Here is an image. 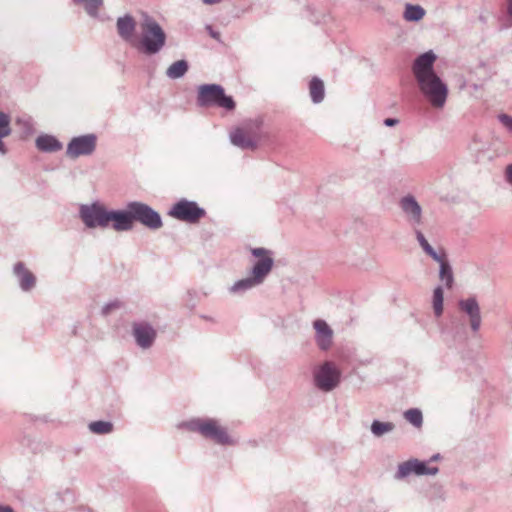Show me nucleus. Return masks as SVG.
I'll return each instance as SVG.
<instances>
[{
	"label": "nucleus",
	"mask_w": 512,
	"mask_h": 512,
	"mask_svg": "<svg viewBox=\"0 0 512 512\" xmlns=\"http://www.w3.org/2000/svg\"><path fill=\"white\" fill-rule=\"evenodd\" d=\"M261 284L258 279H255V277L250 274V276L236 281L230 287L229 291L233 294H241Z\"/></svg>",
	"instance_id": "23"
},
{
	"label": "nucleus",
	"mask_w": 512,
	"mask_h": 512,
	"mask_svg": "<svg viewBox=\"0 0 512 512\" xmlns=\"http://www.w3.org/2000/svg\"><path fill=\"white\" fill-rule=\"evenodd\" d=\"M427 461H421L416 458H411L398 465L397 471L394 474L395 480H403L411 474L422 475H436L439 472L437 466H428Z\"/></svg>",
	"instance_id": "11"
},
{
	"label": "nucleus",
	"mask_w": 512,
	"mask_h": 512,
	"mask_svg": "<svg viewBox=\"0 0 512 512\" xmlns=\"http://www.w3.org/2000/svg\"><path fill=\"white\" fill-rule=\"evenodd\" d=\"M149 227H150V228H152V229H157V228H159L160 226L153 225V226H149Z\"/></svg>",
	"instance_id": "44"
},
{
	"label": "nucleus",
	"mask_w": 512,
	"mask_h": 512,
	"mask_svg": "<svg viewBox=\"0 0 512 512\" xmlns=\"http://www.w3.org/2000/svg\"><path fill=\"white\" fill-rule=\"evenodd\" d=\"M197 105L199 107L217 106L228 111L235 109V101L225 94L224 88L219 84H203L198 87Z\"/></svg>",
	"instance_id": "7"
},
{
	"label": "nucleus",
	"mask_w": 512,
	"mask_h": 512,
	"mask_svg": "<svg viewBox=\"0 0 512 512\" xmlns=\"http://www.w3.org/2000/svg\"><path fill=\"white\" fill-rule=\"evenodd\" d=\"M309 91L313 103H320L325 96L324 83L318 77H313L309 84Z\"/></svg>",
	"instance_id": "25"
},
{
	"label": "nucleus",
	"mask_w": 512,
	"mask_h": 512,
	"mask_svg": "<svg viewBox=\"0 0 512 512\" xmlns=\"http://www.w3.org/2000/svg\"><path fill=\"white\" fill-rule=\"evenodd\" d=\"M341 370L332 361H324L313 371V382L322 392H331L341 382Z\"/></svg>",
	"instance_id": "8"
},
{
	"label": "nucleus",
	"mask_w": 512,
	"mask_h": 512,
	"mask_svg": "<svg viewBox=\"0 0 512 512\" xmlns=\"http://www.w3.org/2000/svg\"><path fill=\"white\" fill-rule=\"evenodd\" d=\"M132 336L138 347L143 350H147L154 345L157 338V331L147 321L133 322Z\"/></svg>",
	"instance_id": "13"
},
{
	"label": "nucleus",
	"mask_w": 512,
	"mask_h": 512,
	"mask_svg": "<svg viewBox=\"0 0 512 512\" xmlns=\"http://www.w3.org/2000/svg\"><path fill=\"white\" fill-rule=\"evenodd\" d=\"M0 512H15L9 505H0Z\"/></svg>",
	"instance_id": "40"
},
{
	"label": "nucleus",
	"mask_w": 512,
	"mask_h": 512,
	"mask_svg": "<svg viewBox=\"0 0 512 512\" xmlns=\"http://www.w3.org/2000/svg\"><path fill=\"white\" fill-rule=\"evenodd\" d=\"M439 263V279L444 283L447 289H452L454 285V274L452 266L447 258L445 251L441 250Z\"/></svg>",
	"instance_id": "20"
},
{
	"label": "nucleus",
	"mask_w": 512,
	"mask_h": 512,
	"mask_svg": "<svg viewBox=\"0 0 512 512\" xmlns=\"http://www.w3.org/2000/svg\"><path fill=\"white\" fill-rule=\"evenodd\" d=\"M168 215L178 221L194 224L206 215V211L195 201H189L183 198L170 208Z\"/></svg>",
	"instance_id": "9"
},
{
	"label": "nucleus",
	"mask_w": 512,
	"mask_h": 512,
	"mask_svg": "<svg viewBox=\"0 0 512 512\" xmlns=\"http://www.w3.org/2000/svg\"><path fill=\"white\" fill-rule=\"evenodd\" d=\"M117 32L119 36L126 42H129L132 46L135 43L133 34L136 28V22L130 15H125L117 19Z\"/></svg>",
	"instance_id": "19"
},
{
	"label": "nucleus",
	"mask_w": 512,
	"mask_h": 512,
	"mask_svg": "<svg viewBox=\"0 0 512 512\" xmlns=\"http://www.w3.org/2000/svg\"><path fill=\"white\" fill-rule=\"evenodd\" d=\"M505 26H512V0H507V14L505 17Z\"/></svg>",
	"instance_id": "36"
},
{
	"label": "nucleus",
	"mask_w": 512,
	"mask_h": 512,
	"mask_svg": "<svg viewBox=\"0 0 512 512\" xmlns=\"http://www.w3.org/2000/svg\"><path fill=\"white\" fill-rule=\"evenodd\" d=\"M399 206L410 221L414 223L421 222L422 208L413 195L408 194L402 197Z\"/></svg>",
	"instance_id": "17"
},
{
	"label": "nucleus",
	"mask_w": 512,
	"mask_h": 512,
	"mask_svg": "<svg viewBox=\"0 0 512 512\" xmlns=\"http://www.w3.org/2000/svg\"><path fill=\"white\" fill-rule=\"evenodd\" d=\"M36 147L43 152H57L62 149V143L52 135H40L36 139Z\"/></svg>",
	"instance_id": "21"
},
{
	"label": "nucleus",
	"mask_w": 512,
	"mask_h": 512,
	"mask_svg": "<svg viewBox=\"0 0 512 512\" xmlns=\"http://www.w3.org/2000/svg\"><path fill=\"white\" fill-rule=\"evenodd\" d=\"M211 35H212V37H214V38L217 36V34H216V33H211Z\"/></svg>",
	"instance_id": "45"
},
{
	"label": "nucleus",
	"mask_w": 512,
	"mask_h": 512,
	"mask_svg": "<svg viewBox=\"0 0 512 512\" xmlns=\"http://www.w3.org/2000/svg\"><path fill=\"white\" fill-rule=\"evenodd\" d=\"M440 458H441V455H440L439 453L434 454V455L430 458L429 462L437 461V460H439Z\"/></svg>",
	"instance_id": "42"
},
{
	"label": "nucleus",
	"mask_w": 512,
	"mask_h": 512,
	"mask_svg": "<svg viewBox=\"0 0 512 512\" xmlns=\"http://www.w3.org/2000/svg\"><path fill=\"white\" fill-rule=\"evenodd\" d=\"M80 218L83 224H162L160 214L149 205L132 201L123 210L108 211L99 202L82 204L79 209Z\"/></svg>",
	"instance_id": "1"
},
{
	"label": "nucleus",
	"mask_w": 512,
	"mask_h": 512,
	"mask_svg": "<svg viewBox=\"0 0 512 512\" xmlns=\"http://www.w3.org/2000/svg\"><path fill=\"white\" fill-rule=\"evenodd\" d=\"M180 427L190 432L199 433L204 438L213 440L220 445H233L235 443L227 430L221 427L218 421L213 418H192L181 423Z\"/></svg>",
	"instance_id": "5"
},
{
	"label": "nucleus",
	"mask_w": 512,
	"mask_h": 512,
	"mask_svg": "<svg viewBox=\"0 0 512 512\" xmlns=\"http://www.w3.org/2000/svg\"><path fill=\"white\" fill-rule=\"evenodd\" d=\"M506 179L510 184H512V164L506 167Z\"/></svg>",
	"instance_id": "39"
},
{
	"label": "nucleus",
	"mask_w": 512,
	"mask_h": 512,
	"mask_svg": "<svg viewBox=\"0 0 512 512\" xmlns=\"http://www.w3.org/2000/svg\"><path fill=\"white\" fill-rule=\"evenodd\" d=\"M180 427L190 432L199 433L204 438L213 440L220 445H233L235 443L227 430L221 427L218 421L213 418H192L181 423Z\"/></svg>",
	"instance_id": "4"
},
{
	"label": "nucleus",
	"mask_w": 512,
	"mask_h": 512,
	"mask_svg": "<svg viewBox=\"0 0 512 512\" xmlns=\"http://www.w3.org/2000/svg\"><path fill=\"white\" fill-rule=\"evenodd\" d=\"M189 64L186 60H178L172 63L166 70V76L169 79L182 78L188 71Z\"/></svg>",
	"instance_id": "26"
},
{
	"label": "nucleus",
	"mask_w": 512,
	"mask_h": 512,
	"mask_svg": "<svg viewBox=\"0 0 512 512\" xmlns=\"http://www.w3.org/2000/svg\"><path fill=\"white\" fill-rule=\"evenodd\" d=\"M405 419L415 427H420L423 422V416L421 410L417 408H411L404 413Z\"/></svg>",
	"instance_id": "32"
},
{
	"label": "nucleus",
	"mask_w": 512,
	"mask_h": 512,
	"mask_svg": "<svg viewBox=\"0 0 512 512\" xmlns=\"http://www.w3.org/2000/svg\"><path fill=\"white\" fill-rule=\"evenodd\" d=\"M436 54L429 50L422 53L413 62L412 72L419 90L436 108H442L446 102L448 88L434 70Z\"/></svg>",
	"instance_id": "2"
},
{
	"label": "nucleus",
	"mask_w": 512,
	"mask_h": 512,
	"mask_svg": "<svg viewBox=\"0 0 512 512\" xmlns=\"http://www.w3.org/2000/svg\"><path fill=\"white\" fill-rule=\"evenodd\" d=\"M73 4L82 6L85 12L92 18H97L99 9L103 6L104 0H71Z\"/></svg>",
	"instance_id": "24"
},
{
	"label": "nucleus",
	"mask_w": 512,
	"mask_h": 512,
	"mask_svg": "<svg viewBox=\"0 0 512 512\" xmlns=\"http://www.w3.org/2000/svg\"><path fill=\"white\" fill-rule=\"evenodd\" d=\"M116 231H127L130 230L133 226H112Z\"/></svg>",
	"instance_id": "41"
},
{
	"label": "nucleus",
	"mask_w": 512,
	"mask_h": 512,
	"mask_svg": "<svg viewBox=\"0 0 512 512\" xmlns=\"http://www.w3.org/2000/svg\"><path fill=\"white\" fill-rule=\"evenodd\" d=\"M96 145L97 136L95 134L73 137L67 145L66 154L73 159L80 156H89L94 153Z\"/></svg>",
	"instance_id": "12"
},
{
	"label": "nucleus",
	"mask_w": 512,
	"mask_h": 512,
	"mask_svg": "<svg viewBox=\"0 0 512 512\" xmlns=\"http://www.w3.org/2000/svg\"><path fill=\"white\" fill-rule=\"evenodd\" d=\"M458 307L460 311L467 315L472 332H478L481 327L482 317L476 297L470 296L465 299H460L458 301Z\"/></svg>",
	"instance_id": "14"
},
{
	"label": "nucleus",
	"mask_w": 512,
	"mask_h": 512,
	"mask_svg": "<svg viewBox=\"0 0 512 512\" xmlns=\"http://www.w3.org/2000/svg\"><path fill=\"white\" fill-rule=\"evenodd\" d=\"M425 10L419 5L407 4L404 12V18L407 21L417 22L423 18Z\"/></svg>",
	"instance_id": "31"
},
{
	"label": "nucleus",
	"mask_w": 512,
	"mask_h": 512,
	"mask_svg": "<svg viewBox=\"0 0 512 512\" xmlns=\"http://www.w3.org/2000/svg\"><path fill=\"white\" fill-rule=\"evenodd\" d=\"M166 43V33L160 24L151 17H146L141 24V38L133 46L146 55L159 53Z\"/></svg>",
	"instance_id": "3"
},
{
	"label": "nucleus",
	"mask_w": 512,
	"mask_h": 512,
	"mask_svg": "<svg viewBox=\"0 0 512 512\" xmlns=\"http://www.w3.org/2000/svg\"><path fill=\"white\" fill-rule=\"evenodd\" d=\"M90 512H92V511H90Z\"/></svg>",
	"instance_id": "46"
},
{
	"label": "nucleus",
	"mask_w": 512,
	"mask_h": 512,
	"mask_svg": "<svg viewBox=\"0 0 512 512\" xmlns=\"http://www.w3.org/2000/svg\"><path fill=\"white\" fill-rule=\"evenodd\" d=\"M315 329V342L321 351H327L333 344V330L323 319H317L313 322Z\"/></svg>",
	"instance_id": "15"
},
{
	"label": "nucleus",
	"mask_w": 512,
	"mask_h": 512,
	"mask_svg": "<svg viewBox=\"0 0 512 512\" xmlns=\"http://www.w3.org/2000/svg\"><path fill=\"white\" fill-rule=\"evenodd\" d=\"M88 428L93 434L106 435L113 431V423L104 420L92 421L89 423Z\"/></svg>",
	"instance_id": "28"
},
{
	"label": "nucleus",
	"mask_w": 512,
	"mask_h": 512,
	"mask_svg": "<svg viewBox=\"0 0 512 512\" xmlns=\"http://www.w3.org/2000/svg\"><path fill=\"white\" fill-rule=\"evenodd\" d=\"M121 307V302L118 301V300H115V301H111L109 303H106L103 307H102V315L104 316H107L109 315L113 310L115 309H118Z\"/></svg>",
	"instance_id": "34"
},
{
	"label": "nucleus",
	"mask_w": 512,
	"mask_h": 512,
	"mask_svg": "<svg viewBox=\"0 0 512 512\" xmlns=\"http://www.w3.org/2000/svg\"><path fill=\"white\" fill-rule=\"evenodd\" d=\"M231 143L241 149L254 150L257 148V139L250 132L238 128L230 134Z\"/></svg>",
	"instance_id": "18"
},
{
	"label": "nucleus",
	"mask_w": 512,
	"mask_h": 512,
	"mask_svg": "<svg viewBox=\"0 0 512 512\" xmlns=\"http://www.w3.org/2000/svg\"><path fill=\"white\" fill-rule=\"evenodd\" d=\"M180 427L190 432L199 433L204 438L213 440L220 445H233L235 443L227 430L221 427L218 421L213 418H192L181 423Z\"/></svg>",
	"instance_id": "6"
},
{
	"label": "nucleus",
	"mask_w": 512,
	"mask_h": 512,
	"mask_svg": "<svg viewBox=\"0 0 512 512\" xmlns=\"http://www.w3.org/2000/svg\"><path fill=\"white\" fill-rule=\"evenodd\" d=\"M497 119L506 130L512 133V116L506 113H500L498 114Z\"/></svg>",
	"instance_id": "33"
},
{
	"label": "nucleus",
	"mask_w": 512,
	"mask_h": 512,
	"mask_svg": "<svg viewBox=\"0 0 512 512\" xmlns=\"http://www.w3.org/2000/svg\"><path fill=\"white\" fill-rule=\"evenodd\" d=\"M194 297H195V292L194 291H187L186 293V304L187 306H189L191 309H193L195 307V302H194Z\"/></svg>",
	"instance_id": "37"
},
{
	"label": "nucleus",
	"mask_w": 512,
	"mask_h": 512,
	"mask_svg": "<svg viewBox=\"0 0 512 512\" xmlns=\"http://www.w3.org/2000/svg\"><path fill=\"white\" fill-rule=\"evenodd\" d=\"M416 238L419 242V245L423 249V251L429 255L434 261H440L441 252H437L425 238L424 234L421 231L416 230Z\"/></svg>",
	"instance_id": "27"
},
{
	"label": "nucleus",
	"mask_w": 512,
	"mask_h": 512,
	"mask_svg": "<svg viewBox=\"0 0 512 512\" xmlns=\"http://www.w3.org/2000/svg\"><path fill=\"white\" fill-rule=\"evenodd\" d=\"M219 2H220V0H203V3L209 4V5L216 4V3H219Z\"/></svg>",
	"instance_id": "43"
},
{
	"label": "nucleus",
	"mask_w": 512,
	"mask_h": 512,
	"mask_svg": "<svg viewBox=\"0 0 512 512\" xmlns=\"http://www.w3.org/2000/svg\"><path fill=\"white\" fill-rule=\"evenodd\" d=\"M444 290L441 285H438L433 290L432 304L436 317H440L443 313Z\"/></svg>",
	"instance_id": "29"
},
{
	"label": "nucleus",
	"mask_w": 512,
	"mask_h": 512,
	"mask_svg": "<svg viewBox=\"0 0 512 512\" xmlns=\"http://www.w3.org/2000/svg\"><path fill=\"white\" fill-rule=\"evenodd\" d=\"M395 425L392 422H381L379 420H374L371 423V433L375 437H381L387 433H390L394 430Z\"/></svg>",
	"instance_id": "30"
},
{
	"label": "nucleus",
	"mask_w": 512,
	"mask_h": 512,
	"mask_svg": "<svg viewBox=\"0 0 512 512\" xmlns=\"http://www.w3.org/2000/svg\"><path fill=\"white\" fill-rule=\"evenodd\" d=\"M250 251L257 258L250 274L263 283L274 266L273 252L263 247L251 248Z\"/></svg>",
	"instance_id": "10"
},
{
	"label": "nucleus",
	"mask_w": 512,
	"mask_h": 512,
	"mask_svg": "<svg viewBox=\"0 0 512 512\" xmlns=\"http://www.w3.org/2000/svg\"><path fill=\"white\" fill-rule=\"evenodd\" d=\"M13 274L23 292H29L35 287L36 277L23 262L19 261L13 266Z\"/></svg>",
	"instance_id": "16"
},
{
	"label": "nucleus",
	"mask_w": 512,
	"mask_h": 512,
	"mask_svg": "<svg viewBox=\"0 0 512 512\" xmlns=\"http://www.w3.org/2000/svg\"><path fill=\"white\" fill-rule=\"evenodd\" d=\"M17 123L20 124L23 127L25 133L30 134V133L33 132V123H32V120L30 118H26V119H20L19 118L17 120Z\"/></svg>",
	"instance_id": "35"
},
{
	"label": "nucleus",
	"mask_w": 512,
	"mask_h": 512,
	"mask_svg": "<svg viewBox=\"0 0 512 512\" xmlns=\"http://www.w3.org/2000/svg\"><path fill=\"white\" fill-rule=\"evenodd\" d=\"M399 123V120L396 118H386L384 120V125L387 127H393Z\"/></svg>",
	"instance_id": "38"
},
{
	"label": "nucleus",
	"mask_w": 512,
	"mask_h": 512,
	"mask_svg": "<svg viewBox=\"0 0 512 512\" xmlns=\"http://www.w3.org/2000/svg\"><path fill=\"white\" fill-rule=\"evenodd\" d=\"M10 122H11V119H10L9 114H7L3 111H0V154L1 155H6L8 152L7 147H6L5 143L3 142V138L10 136L12 133Z\"/></svg>",
	"instance_id": "22"
}]
</instances>
